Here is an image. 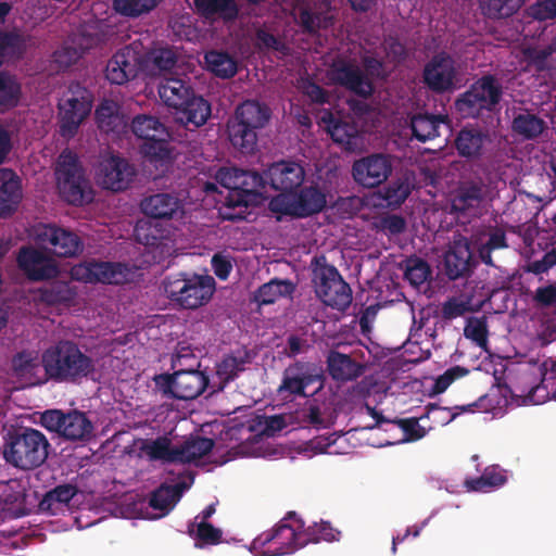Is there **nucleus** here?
I'll use <instances>...</instances> for the list:
<instances>
[{
    "instance_id": "1",
    "label": "nucleus",
    "mask_w": 556,
    "mask_h": 556,
    "mask_svg": "<svg viewBox=\"0 0 556 556\" xmlns=\"http://www.w3.org/2000/svg\"><path fill=\"white\" fill-rule=\"evenodd\" d=\"M41 365L48 381L79 384L93 377L96 362L72 340H60L41 353Z\"/></svg>"
},
{
    "instance_id": "2",
    "label": "nucleus",
    "mask_w": 556,
    "mask_h": 556,
    "mask_svg": "<svg viewBox=\"0 0 556 556\" xmlns=\"http://www.w3.org/2000/svg\"><path fill=\"white\" fill-rule=\"evenodd\" d=\"M218 182L228 190L220 214L224 219L243 218L244 211L264 189V178L258 172L239 168H222L217 172Z\"/></svg>"
},
{
    "instance_id": "3",
    "label": "nucleus",
    "mask_w": 556,
    "mask_h": 556,
    "mask_svg": "<svg viewBox=\"0 0 556 556\" xmlns=\"http://www.w3.org/2000/svg\"><path fill=\"white\" fill-rule=\"evenodd\" d=\"M157 92L165 105L175 109L176 121L188 129L205 125L212 115L211 103L195 96L182 79L167 78L159 85Z\"/></svg>"
},
{
    "instance_id": "4",
    "label": "nucleus",
    "mask_w": 556,
    "mask_h": 556,
    "mask_svg": "<svg viewBox=\"0 0 556 556\" xmlns=\"http://www.w3.org/2000/svg\"><path fill=\"white\" fill-rule=\"evenodd\" d=\"M270 118V109L257 100H245L235 112V117L227 124L231 144L242 153H253L257 146L258 131Z\"/></svg>"
},
{
    "instance_id": "5",
    "label": "nucleus",
    "mask_w": 556,
    "mask_h": 556,
    "mask_svg": "<svg viewBox=\"0 0 556 556\" xmlns=\"http://www.w3.org/2000/svg\"><path fill=\"white\" fill-rule=\"evenodd\" d=\"M48 447L49 442L40 431L33 428L14 430L4 439L3 458L15 468L30 470L46 460Z\"/></svg>"
},
{
    "instance_id": "6",
    "label": "nucleus",
    "mask_w": 556,
    "mask_h": 556,
    "mask_svg": "<svg viewBox=\"0 0 556 556\" xmlns=\"http://www.w3.org/2000/svg\"><path fill=\"white\" fill-rule=\"evenodd\" d=\"M304 521L295 513H289L273 529L256 536L252 548L261 555H290L305 546L302 529Z\"/></svg>"
},
{
    "instance_id": "7",
    "label": "nucleus",
    "mask_w": 556,
    "mask_h": 556,
    "mask_svg": "<svg viewBox=\"0 0 556 556\" xmlns=\"http://www.w3.org/2000/svg\"><path fill=\"white\" fill-rule=\"evenodd\" d=\"M58 187L61 197L71 205L81 206L90 204L94 199V192L90 180L75 153L65 150L59 157L56 167Z\"/></svg>"
},
{
    "instance_id": "8",
    "label": "nucleus",
    "mask_w": 556,
    "mask_h": 556,
    "mask_svg": "<svg viewBox=\"0 0 556 556\" xmlns=\"http://www.w3.org/2000/svg\"><path fill=\"white\" fill-rule=\"evenodd\" d=\"M312 264L317 296L332 308L345 309L352 302V290L337 267L328 264L324 255L315 256Z\"/></svg>"
},
{
    "instance_id": "9",
    "label": "nucleus",
    "mask_w": 556,
    "mask_h": 556,
    "mask_svg": "<svg viewBox=\"0 0 556 556\" xmlns=\"http://www.w3.org/2000/svg\"><path fill=\"white\" fill-rule=\"evenodd\" d=\"M167 296L182 308L193 309L207 303L215 290L211 276L178 275L167 277L163 283Z\"/></svg>"
},
{
    "instance_id": "10",
    "label": "nucleus",
    "mask_w": 556,
    "mask_h": 556,
    "mask_svg": "<svg viewBox=\"0 0 556 556\" xmlns=\"http://www.w3.org/2000/svg\"><path fill=\"white\" fill-rule=\"evenodd\" d=\"M39 422L46 430L70 442H88L94 435L92 421L78 409H46L40 414Z\"/></svg>"
},
{
    "instance_id": "11",
    "label": "nucleus",
    "mask_w": 556,
    "mask_h": 556,
    "mask_svg": "<svg viewBox=\"0 0 556 556\" xmlns=\"http://www.w3.org/2000/svg\"><path fill=\"white\" fill-rule=\"evenodd\" d=\"M93 96L79 83H72L59 102L60 134L73 138L92 110Z\"/></svg>"
},
{
    "instance_id": "12",
    "label": "nucleus",
    "mask_w": 556,
    "mask_h": 556,
    "mask_svg": "<svg viewBox=\"0 0 556 556\" xmlns=\"http://www.w3.org/2000/svg\"><path fill=\"white\" fill-rule=\"evenodd\" d=\"M502 86L493 75H484L456 101V110L463 117L477 118L483 111H493L502 99Z\"/></svg>"
},
{
    "instance_id": "13",
    "label": "nucleus",
    "mask_w": 556,
    "mask_h": 556,
    "mask_svg": "<svg viewBox=\"0 0 556 556\" xmlns=\"http://www.w3.org/2000/svg\"><path fill=\"white\" fill-rule=\"evenodd\" d=\"M327 206V197L316 186L303 188L299 193H279L271 198L269 211L279 215L307 217L318 214Z\"/></svg>"
},
{
    "instance_id": "14",
    "label": "nucleus",
    "mask_w": 556,
    "mask_h": 556,
    "mask_svg": "<svg viewBox=\"0 0 556 556\" xmlns=\"http://www.w3.org/2000/svg\"><path fill=\"white\" fill-rule=\"evenodd\" d=\"M144 72V47L137 40L123 47L109 59L105 78L112 85H124Z\"/></svg>"
},
{
    "instance_id": "15",
    "label": "nucleus",
    "mask_w": 556,
    "mask_h": 556,
    "mask_svg": "<svg viewBox=\"0 0 556 556\" xmlns=\"http://www.w3.org/2000/svg\"><path fill=\"white\" fill-rule=\"evenodd\" d=\"M422 81L435 94L453 92L460 83L456 61L446 52L434 54L424 66Z\"/></svg>"
},
{
    "instance_id": "16",
    "label": "nucleus",
    "mask_w": 556,
    "mask_h": 556,
    "mask_svg": "<svg viewBox=\"0 0 556 556\" xmlns=\"http://www.w3.org/2000/svg\"><path fill=\"white\" fill-rule=\"evenodd\" d=\"M328 77L333 85L344 88L356 97L369 99L375 93L374 83L353 59L333 60L328 70Z\"/></svg>"
},
{
    "instance_id": "17",
    "label": "nucleus",
    "mask_w": 556,
    "mask_h": 556,
    "mask_svg": "<svg viewBox=\"0 0 556 556\" xmlns=\"http://www.w3.org/2000/svg\"><path fill=\"white\" fill-rule=\"evenodd\" d=\"M74 280L85 283L119 286L129 280V267L119 262L91 260L74 265L71 269Z\"/></svg>"
},
{
    "instance_id": "18",
    "label": "nucleus",
    "mask_w": 556,
    "mask_h": 556,
    "mask_svg": "<svg viewBox=\"0 0 556 556\" xmlns=\"http://www.w3.org/2000/svg\"><path fill=\"white\" fill-rule=\"evenodd\" d=\"M488 194L489 187L481 178L460 181L451 198L452 213L463 216L476 215L485 203Z\"/></svg>"
},
{
    "instance_id": "19",
    "label": "nucleus",
    "mask_w": 556,
    "mask_h": 556,
    "mask_svg": "<svg viewBox=\"0 0 556 556\" xmlns=\"http://www.w3.org/2000/svg\"><path fill=\"white\" fill-rule=\"evenodd\" d=\"M136 175V167L126 159L110 155L99 163L96 176L103 189L118 192L128 189Z\"/></svg>"
},
{
    "instance_id": "20",
    "label": "nucleus",
    "mask_w": 556,
    "mask_h": 556,
    "mask_svg": "<svg viewBox=\"0 0 556 556\" xmlns=\"http://www.w3.org/2000/svg\"><path fill=\"white\" fill-rule=\"evenodd\" d=\"M264 178V189L267 185L279 193H294L303 184L305 170L295 161H279L270 164L261 174Z\"/></svg>"
},
{
    "instance_id": "21",
    "label": "nucleus",
    "mask_w": 556,
    "mask_h": 556,
    "mask_svg": "<svg viewBox=\"0 0 556 556\" xmlns=\"http://www.w3.org/2000/svg\"><path fill=\"white\" fill-rule=\"evenodd\" d=\"M333 0H318L314 4L303 3L296 8L295 23L301 31L311 37L319 35L320 30H327L336 23L332 14Z\"/></svg>"
},
{
    "instance_id": "22",
    "label": "nucleus",
    "mask_w": 556,
    "mask_h": 556,
    "mask_svg": "<svg viewBox=\"0 0 556 556\" xmlns=\"http://www.w3.org/2000/svg\"><path fill=\"white\" fill-rule=\"evenodd\" d=\"M319 381L321 387V376L314 372L309 363H292L282 371L280 384L277 393L282 399L306 397V389L313 383Z\"/></svg>"
},
{
    "instance_id": "23",
    "label": "nucleus",
    "mask_w": 556,
    "mask_h": 556,
    "mask_svg": "<svg viewBox=\"0 0 556 556\" xmlns=\"http://www.w3.org/2000/svg\"><path fill=\"white\" fill-rule=\"evenodd\" d=\"M391 172V161L388 155L382 153H375L359 159L352 166L354 180L366 188L378 187L387 180Z\"/></svg>"
},
{
    "instance_id": "24",
    "label": "nucleus",
    "mask_w": 556,
    "mask_h": 556,
    "mask_svg": "<svg viewBox=\"0 0 556 556\" xmlns=\"http://www.w3.org/2000/svg\"><path fill=\"white\" fill-rule=\"evenodd\" d=\"M42 244L50 247L53 254L61 257L76 256L83 251L80 238L72 230L46 225L38 235Z\"/></svg>"
},
{
    "instance_id": "25",
    "label": "nucleus",
    "mask_w": 556,
    "mask_h": 556,
    "mask_svg": "<svg viewBox=\"0 0 556 556\" xmlns=\"http://www.w3.org/2000/svg\"><path fill=\"white\" fill-rule=\"evenodd\" d=\"M140 210L147 217L168 220L182 214L184 204L176 193L157 192L144 197Z\"/></svg>"
},
{
    "instance_id": "26",
    "label": "nucleus",
    "mask_w": 556,
    "mask_h": 556,
    "mask_svg": "<svg viewBox=\"0 0 556 556\" xmlns=\"http://www.w3.org/2000/svg\"><path fill=\"white\" fill-rule=\"evenodd\" d=\"M17 265L31 281L48 280L58 275L56 266L35 248H21L17 255Z\"/></svg>"
},
{
    "instance_id": "27",
    "label": "nucleus",
    "mask_w": 556,
    "mask_h": 556,
    "mask_svg": "<svg viewBox=\"0 0 556 556\" xmlns=\"http://www.w3.org/2000/svg\"><path fill=\"white\" fill-rule=\"evenodd\" d=\"M11 371L28 386H41L48 382L46 370L38 352L23 350L11 358Z\"/></svg>"
},
{
    "instance_id": "28",
    "label": "nucleus",
    "mask_w": 556,
    "mask_h": 556,
    "mask_svg": "<svg viewBox=\"0 0 556 556\" xmlns=\"http://www.w3.org/2000/svg\"><path fill=\"white\" fill-rule=\"evenodd\" d=\"M23 200L22 179L12 169H0V218L15 214Z\"/></svg>"
},
{
    "instance_id": "29",
    "label": "nucleus",
    "mask_w": 556,
    "mask_h": 556,
    "mask_svg": "<svg viewBox=\"0 0 556 556\" xmlns=\"http://www.w3.org/2000/svg\"><path fill=\"white\" fill-rule=\"evenodd\" d=\"M472 253L469 241L458 237L451 243L444 256V269L451 280L465 277L471 269Z\"/></svg>"
},
{
    "instance_id": "30",
    "label": "nucleus",
    "mask_w": 556,
    "mask_h": 556,
    "mask_svg": "<svg viewBox=\"0 0 556 556\" xmlns=\"http://www.w3.org/2000/svg\"><path fill=\"white\" fill-rule=\"evenodd\" d=\"M491 141L490 135L472 126L463 127L455 137L454 143L460 157L476 161L485 153L486 144Z\"/></svg>"
},
{
    "instance_id": "31",
    "label": "nucleus",
    "mask_w": 556,
    "mask_h": 556,
    "mask_svg": "<svg viewBox=\"0 0 556 556\" xmlns=\"http://www.w3.org/2000/svg\"><path fill=\"white\" fill-rule=\"evenodd\" d=\"M138 448V457H146L149 462H161L162 464L178 463L179 452L176 445H173L168 437H157L156 439H137L135 442Z\"/></svg>"
},
{
    "instance_id": "32",
    "label": "nucleus",
    "mask_w": 556,
    "mask_h": 556,
    "mask_svg": "<svg viewBox=\"0 0 556 556\" xmlns=\"http://www.w3.org/2000/svg\"><path fill=\"white\" fill-rule=\"evenodd\" d=\"M253 354L245 346L238 348L224 355L216 365V375L219 379V390H223L229 382L233 381L240 372L252 364Z\"/></svg>"
},
{
    "instance_id": "33",
    "label": "nucleus",
    "mask_w": 556,
    "mask_h": 556,
    "mask_svg": "<svg viewBox=\"0 0 556 556\" xmlns=\"http://www.w3.org/2000/svg\"><path fill=\"white\" fill-rule=\"evenodd\" d=\"M197 14L206 21L233 23L239 16L236 0H193Z\"/></svg>"
},
{
    "instance_id": "34",
    "label": "nucleus",
    "mask_w": 556,
    "mask_h": 556,
    "mask_svg": "<svg viewBox=\"0 0 556 556\" xmlns=\"http://www.w3.org/2000/svg\"><path fill=\"white\" fill-rule=\"evenodd\" d=\"M185 486L182 482L176 484L161 483L150 493L148 505L153 510L159 511L155 518H163V516L170 514L180 501Z\"/></svg>"
},
{
    "instance_id": "35",
    "label": "nucleus",
    "mask_w": 556,
    "mask_h": 556,
    "mask_svg": "<svg viewBox=\"0 0 556 556\" xmlns=\"http://www.w3.org/2000/svg\"><path fill=\"white\" fill-rule=\"evenodd\" d=\"M210 379L200 370L181 369L176 371L175 399L191 401L207 388Z\"/></svg>"
},
{
    "instance_id": "36",
    "label": "nucleus",
    "mask_w": 556,
    "mask_h": 556,
    "mask_svg": "<svg viewBox=\"0 0 556 556\" xmlns=\"http://www.w3.org/2000/svg\"><path fill=\"white\" fill-rule=\"evenodd\" d=\"M76 494V485L72 483L59 484L45 493L38 505L39 511L56 516L68 507L70 502Z\"/></svg>"
},
{
    "instance_id": "37",
    "label": "nucleus",
    "mask_w": 556,
    "mask_h": 556,
    "mask_svg": "<svg viewBox=\"0 0 556 556\" xmlns=\"http://www.w3.org/2000/svg\"><path fill=\"white\" fill-rule=\"evenodd\" d=\"M327 365L330 376L336 381L354 380L364 370V367L359 363L338 351H330Z\"/></svg>"
},
{
    "instance_id": "38",
    "label": "nucleus",
    "mask_w": 556,
    "mask_h": 556,
    "mask_svg": "<svg viewBox=\"0 0 556 556\" xmlns=\"http://www.w3.org/2000/svg\"><path fill=\"white\" fill-rule=\"evenodd\" d=\"M514 135L523 140H534L546 129V123L536 114L528 110L517 113L510 124Z\"/></svg>"
},
{
    "instance_id": "39",
    "label": "nucleus",
    "mask_w": 556,
    "mask_h": 556,
    "mask_svg": "<svg viewBox=\"0 0 556 556\" xmlns=\"http://www.w3.org/2000/svg\"><path fill=\"white\" fill-rule=\"evenodd\" d=\"M23 97V86L18 77L8 72L0 75V114L17 108Z\"/></svg>"
},
{
    "instance_id": "40",
    "label": "nucleus",
    "mask_w": 556,
    "mask_h": 556,
    "mask_svg": "<svg viewBox=\"0 0 556 556\" xmlns=\"http://www.w3.org/2000/svg\"><path fill=\"white\" fill-rule=\"evenodd\" d=\"M141 153L155 168H166L173 161L168 137H154L143 141Z\"/></svg>"
},
{
    "instance_id": "41",
    "label": "nucleus",
    "mask_w": 556,
    "mask_h": 556,
    "mask_svg": "<svg viewBox=\"0 0 556 556\" xmlns=\"http://www.w3.org/2000/svg\"><path fill=\"white\" fill-rule=\"evenodd\" d=\"M447 122V116L441 114L419 113L412 117L410 129L414 138L421 142L439 136V127Z\"/></svg>"
},
{
    "instance_id": "42",
    "label": "nucleus",
    "mask_w": 556,
    "mask_h": 556,
    "mask_svg": "<svg viewBox=\"0 0 556 556\" xmlns=\"http://www.w3.org/2000/svg\"><path fill=\"white\" fill-rule=\"evenodd\" d=\"M187 533L194 541L197 548L218 545L223 540L222 529L203 520L189 522Z\"/></svg>"
},
{
    "instance_id": "43",
    "label": "nucleus",
    "mask_w": 556,
    "mask_h": 556,
    "mask_svg": "<svg viewBox=\"0 0 556 556\" xmlns=\"http://www.w3.org/2000/svg\"><path fill=\"white\" fill-rule=\"evenodd\" d=\"M505 471L497 465L489 466L484 469L482 476L477 478H466L464 486L467 491L486 492L502 486L506 482Z\"/></svg>"
},
{
    "instance_id": "44",
    "label": "nucleus",
    "mask_w": 556,
    "mask_h": 556,
    "mask_svg": "<svg viewBox=\"0 0 556 556\" xmlns=\"http://www.w3.org/2000/svg\"><path fill=\"white\" fill-rule=\"evenodd\" d=\"M206 68L215 76L227 79L236 75L238 70L237 61L227 52L212 50L204 54Z\"/></svg>"
},
{
    "instance_id": "45",
    "label": "nucleus",
    "mask_w": 556,
    "mask_h": 556,
    "mask_svg": "<svg viewBox=\"0 0 556 556\" xmlns=\"http://www.w3.org/2000/svg\"><path fill=\"white\" fill-rule=\"evenodd\" d=\"M176 63L177 54L172 47H160L150 51L144 49V72L170 71Z\"/></svg>"
},
{
    "instance_id": "46",
    "label": "nucleus",
    "mask_w": 556,
    "mask_h": 556,
    "mask_svg": "<svg viewBox=\"0 0 556 556\" xmlns=\"http://www.w3.org/2000/svg\"><path fill=\"white\" fill-rule=\"evenodd\" d=\"M215 445L213 439L195 437L188 439L185 443L176 445L177 452L180 453L178 456V463H191L206 454H210Z\"/></svg>"
},
{
    "instance_id": "47",
    "label": "nucleus",
    "mask_w": 556,
    "mask_h": 556,
    "mask_svg": "<svg viewBox=\"0 0 556 556\" xmlns=\"http://www.w3.org/2000/svg\"><path fill=\"white\" fill-rule=\"evenodd\" d=\"M96 116L99 128L105 134H119L126 126L111 101L101 103L96 111Z\"/></svg>"
},
{
    "instance_id": "48",
    "label": "nucleus",
    "mask_w": 556,
    "mask_h": 556,
    "mask_svg": "<svg viewBox=\"0 0 556 556\" xmlns=\"http://www.w3.org/2000/svg\"><path fill=\"white\" fill-rule=\"evenodd\" d=\"M294 290L290 280L273 279L257 289L255 299L260 304H271L281 296L291 295Z\"/></svg>"
},
{
    "instance_id": "49",
    "label": "nucleus",
    "mask_w": 556,
    "mask_h": 556,
    "mask_svg": "<svg viewBox=\"0 0 556 556\" xmlns=\"http://www.w3.org/2000/svg\"><path fill=\"white\" fill-rule=\"evenodd\" d=\"M131 129L135 136L143 139L159 138V136H168L164 125L154 116L137 115L131 123Z\"/></svg>"
},
{
    "instance_id": "50",
    "label": "nucleus",
    "mask_w": 556,
    "mask_h": 556,
    "mask_svg": "<svg viewBox=\"0 0 556 556\" xmlns=\"http://www.w3.org/2000/svg\"><path fill=\"white\" fill-rule=\"evenodd\" d=\"M556 52L555 41L546 46L527 47L523 49V59L528 66L534 68L536 72H543L548 68V60L553 53Z\"/></svg>"
},
{
    "instance_id": "51",
    "label": "nucleus",
    "mask_w": 556,
    "mask_h": 556,
    "mask_svg": "<svg viewBox=\"0 0 556 556\" xmlns=\"http://www.w3.org/2000/svg\"><path fill=\"white\" fill-rule=\"evenodd\" d=\"M321 119L327 124V130L333 141L340 144H350L352 138L357 135L354 124L338 119L330 112Z\"/></svg>"
},
{
    "instance_id": "52",
    "label": "nucleus",
    "mask_w": 556,
    "mask_h": 556,
    "mask_svg": "<svg viewBox=\"0 0 556 556\" xmlns=\"http://www.w3.org/2000/svg\"><path fill=\"white\" fill-rule=\"evenodd\" d=\"M523 2L525 0H480V8L490 18H506L516 13Z\"/></svg>"
},
{
    "instance_id": "53",
    "label": "nucleus",
    "mask_w": 556,
    "mask_h": 556,
    "mask_svg": "<svg viewBox=\"0 0 556 556\" xmlns=\"http://www.w3.org/2000/svg\"><path fill=\"white\" fill-rule=\"evenodd\" d=\"M26 51L24 37L16 31L0 30V56L22 59Z\"/></svg>"
},
{
    "instance_id": "54",
    "label": "nucleus",
    "mask_w": 556,
    "mask_h": 556,
    "mask_svg": "<svg viewBox=\"0 0 556 556\" xmlns=\"http://www.w3.org/2000/svg\"><path fill=\"white\" fill-rule=\"evenodd\" d=\"M304 544L318 543L320 541L332 542L338 540L340 531L334 529L330 522H314L302 529Z\"/></svg>"
},
{
    "instance_id": "55",
    "label": "nucleus",
    "mask_w": 556,
    "mask_h": 556,
    "mask_svg": "<svg viewBox=\"0 0 556 556\" xmlns=\"http://www.w3.org/2000/svg\"><path fill=\"white\" fill-rule=\"evenodd\" d=\"M507 239L506 233L501 228H493L489 232L488 241L478 248V256H480V261L489 266H495L492 252L498 251V249H507Z\"/></svg>"
},
{
    "instance_id": "56",
    "label": "nucleus",
    "mask_w": 556,
    "mask_h": 556,
    "mask_svg": "<svg viewBox=\"0 0 556 556\" xmlns=\"http://www.w3.org/2000/svg\"><path fill=\"white\" fill-rule=\"evenodd\" d=\"M431 275L429 264L421 257L413 256L405 262V279L416 288L424 285Z\"/></svg>"
},
{
    "instance_id": "57",
    "label": "nucleus",
    "mask_w": 556,
    "mask_h": 556,
    "mask_svg": "<svg viewBox=\"0 0 556 556\" xmlns=\"http://www.w3.org/2000/svg\"><path fill=\"white\" fill-rule=\"evenodd\" d=\"M464 334L480 349H486L489 342V328L486 317H470L464 327Z\"/></svg>"
},
{
    "instance_id": "58",
    "label": "nucleus",
    "mask_w": 556,
    "mask_h": 556,
    "mask_svg": "<svg viewBox=\"0 0 556 556\" xmlns=\"http://www.w3.org/2000/svg\"><path fill=\"white\" fill-rule=\"evenodd\" d=\"M114 9L126 17H139L153 10L157 0H114Z\"/></svg>"
},
{
    "instance_id": "59",
    "label": "nucleus",
    "mask_w": 556,
    "mask_h": 556,
    "mask_svg": "<svg viewBox=\"0 0 556 556\" xmlns=\"http://www.w3.org/2000/svg\"><path fill=\"white\" fill-rule=\"evenodd\" d=\"M468 372L469 369L460 365H455L447 368L442 375H439L434 379V383L431 388V393L433 395L444 393L455 380L465 377L466 375H468Z\"/></svg>"
},
{
    "instance_id": "60",
    "label": "nucleus",
    "mask_w": 556,
    "mask_h": 556,
    "mask_svg": "<svg viewBox=\"0 0 556 556\" xmlns=\"http://www.w3.org/2000/svg\"><path fill=\"white\" fill-rule=\"evenodd\" d=\"M255 37L256 47L260 51H275L281 55H288L290 53V48L286 42L264 28H258Z\"/></svg>"
},
{
    "instance_id": "61",
    "label": "nucleus",
    "mask_w": 556,
    "mask_h": 556,
    "mask_svg": "<svg viewBox=\"0 0 556 556\" xmlns=\"http://www.w3.org/2000/svg\"><path fill=\"white\" fill-rule=\"evenodd\" d=\"M470 311L469 299L462 300L457 296H451L441 304V318L444 320H453L464 316Z\"/></svg>"
},
{
    "instance_id": "62",
    "label": "nucleus",
    "mask_w": 556,
    "mask_h": 556,
    "mask_svg": "<svg viewBox=\"0 0 556 556\" xmlns=\"http://www.w3.org/2000/svg\"><path fill=\"white\" fill-rule=\"evenodd\" d=\"M382 48L387 59L395 65L403 63L408 58L406 46L394 36H387Z\"/></svg>"
},
{
    "instance_id": "63",
    "label": "nucleus",
    "mask_w": 556,
    "mask_h": 556,
    "mask_svg": "<svg viewBox=\"0 0 556 556\" xmlns=\"http://www.w3.org/2000/svg\"><path fill=\"white\" fill-rule=\"evenodd\" d=\"M361 63H363V72L372 83L374 80H387L389 77V72L382 59L365 54L361 58Z\"/></svg>"
},
{
    "instance_id": "64",
    "label": "nucleus",
    "mask_w": 556,
    "mask_h": 556,
    "mask_svg": "<svg viewBox=\"0 0 556 556\" xmlns=\"http://www.w3.org/2000/svg\"><path fill=\"white\" fill-rule=\"evenodd\" d=\"M409 195V187L404 181H393L384 188L383 199L390 206H400Z\"/></svg>"
}]
</instances>
